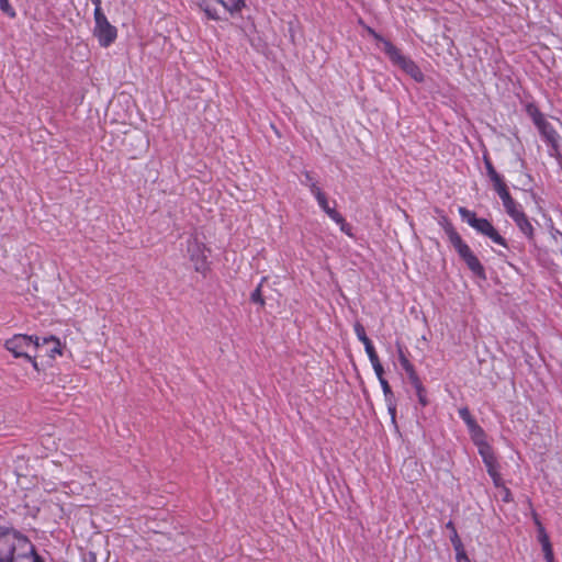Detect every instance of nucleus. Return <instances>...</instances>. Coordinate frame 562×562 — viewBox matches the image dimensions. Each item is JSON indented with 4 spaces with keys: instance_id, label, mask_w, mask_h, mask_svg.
I'll list each match as a JSON object with an SVG mask.
<instances>
[{
    "instance_id": "1",
    "label": "nucleus",
    "mask_w": 562,
    "mask_h": 562,
    "mask_svg": "<svg viewBox=\"0 0 562 562\" xmlns=\"http://www.w3.org/2000/svg\"><path fill=\"white\" fill-rule=\"evenodd\" d=\"M439 224L445 231L449 243L452 245L468 269L473 273L474 277L485 281L487 276L484 266L481 263L477 256L472 251L470 246L462 239L461 235L457 232L451 221L447 216H441Z\"/></svg>"
},
{
    "instance_id": "2",
    "label": "nucleus",
    "mask_w": 562,
    "mask_h": 562,
    "mask_svg": "<svg viewBox=\"0 0 562 562\" xmlns=\"http://www.w3.org/2000/svg\"><path fill=\"white\" fill-rule=\"evenodd\" d=\"M21 550L32 552L30 539L13 527L0 525V562H15Z\"/></svg>"
},
{
    "instance_id": "3",
    "label": "nucleus",
    "mask_w": 562,
    "mask_h": 562,
    "mask_svg": "<svg viewBox=\"0 0 562 562\" xmlns=\"http://www.w3.org/2000/svg\"><path fill=\"white\" fill-rule=\"evenodd\" d=\"M458 212L462 221L472 227L477 234H481L490 238L494 244L508 249L506 239L498 233L492 222H490L487 218L477 217L474 211H471L464 206H460Z\"/></svg>"
},
{
    "instance_id": "4",
    "label": "nucleus",
    "mask_w": 562,
    "mask_h": 562,
    "mask_svg": "<svg viewBox=\"0 0 562 562\" xmlns=\"http://www.w3.org/2000/svg\"><path fill=\"white\" fill-rule=\"evenodd\" d=\"M385 55L394 66L402 69L416 82H423L425 80V76L417 64L409 57L403 55L392 43H385Z\"/></svg>"
},
{
    "instance_id": "5",
    "label": "nucleus",
    "mask_w": 562,
    "mask_h": 562,
    "mask_svg": "<svg viewBox=\"0 0 562 562\" xmlns=\"http://www.w3.org/2000/svg\"><path fill=\"white\" fill-rule=\"evenodd\" d=\"M36 336L27 335H14L12 338L5 341V348L12 352L15 358H25L30 361L35 370H38L35 357H32L29 352L30 348L34 349V338Z\"/></svg>"
},
{
    "instance_id": "6",
    "label": "nucleus",
    "mask_w": 562,
    "mask_h": 562,
    "mask_svg": "<svg viewBox=\"0 0 562 562\" xmlns=\"http://www.w3.org/2000/svg\"><path fill=\"white\" fill-rule=\"evenodd\" d=\"M93 35L98 38L101 47H109L117 37V30L112 25L105 14L94 16Z\"/></svg>"
},
{
    "instance_id": "7",
    "label": "nucleus",
    "mask_w": 562,
    "mask_h": 562,
    "mask_svg": "<svg viewBox=\"0 0 562 562\" xmlns=\"http://www.w3.org/2000/svg\"><path fill=\"white\" fill-rule=\"evenodd\" d=\"M187 251L190 260L193 262L194 270L205 274L209 270L205 245L196 237L192 236L187 241Z\"/></svg>"
},
{
    "instance_id": "8",
    "label": "nucleus",
    "mask_w": 562,
    "mask_h": 562,
    "mask_svg": "<svg viewBox=\"0 0 562 562\" xmlns=\"http://www.w3.org/2000/svg\"><path fill=\"white\" fill-rule=\"evenodd\" d=\"M537 128L543 140L550 147L549 155L555 158L561 157L559 145L560 136L553 126L547 121V119H544L539 124H537Z\"/></svg>"
},
{
    "instance_id": "9",
    "label": "nucleus",
    "mask_w": 562,
    "mask_h": 562,
    "mask_svg": "<svg viewBox=\"0 0 562 562\" xmlns=\"http://www.w3.org/2000/svg\"><path fill=\"white\" fill-rule=\"evenodd\" d=\"M34 349L40 353H45L49 358L54 359L56 355H61V344L55 336L34 338Z\"/></svg>"
},
{
    "instance_id": "10",
    "label": "nucleus",
    "mask_w": 562,
    "mask_h": 562,
    "mask_svg": "<svg viewBox=\"0 0 562 562\" xmlns=\"http://www.w3.org/2000/svg\"><path fill=\"white\" fill-rule=\"evenodd\" d=\"M479 453L486 467L487 473L491 474L496 470H499L497 458L493 451V448L485 441H476Z\"/></svg>"
},
{
    "instance_id": "11",
    "label": "nucleus",
    "mask_w": 562,
    "mask_h": 562,
    "mask_svg": "<svg viewBox=\"0 0 562 562\" xmlns=\"http://www.w3.org/2000/svg\"><path fill=\"white\" fill-rule=\"evenodd\" d=\"M516 215L517 216L513 218L514 223L516 224L520 233L526 237V239L530 244L536 245V233L535 227L531 224V221L524 211Z\"/></svg>"
},
{
    "instance_id": "12",
    "label": "nucleus",
    "mask_w": 562,
    "mask_h": 562,
    "mask_svg": "<svg viewBox=\"0 0 562 562\" xmlns=\"http://www.w3.org/2000/svg\"><path fill=\"white\" fill-rule=\"evenodd\" d=\"M459 416L467 424L470 431H473L474 429H479L480 435L481 436L483 435V429L481 428V426H479V424L476 423L474 417L471 415L468 407L460 408Z\"/></svg>"
},
{
    "instance_id": "13",
    "label": "nucleus",
    "mask_w": 562,
    "mask_h": 562,
    "mask_svg": "<svg viewBox=\"0 0 562 562\" xmlns=\"http://www.w3.org/2000/svg\"><path fill=\"white\" fill-rule=\"evenodd\" d=\"M310 191L311 193L315 196V199L317 200V203L319 205V207L326 213L328 210H330L331 207L329 206L328 204V200H327V196L325 195V193L317 187V183H312L310 186Z\"/></svg>"
},
{
    "instance_id": "14",
    "label": "nucleus",
    "mask_w": 562,
    "mask_h": 562,
    "mask_svg": "<svg viewBox=\"0 0 562 562\" xmlns=\"http://www.w3.org/2000/svg\"><path fill=\"white\" fill-rule=\"evenodd\" d=\"M446 528H447V529H449V530H453V537H450V541H451L452 547H453V549H454V551H456V554H457L458 552H463V551H465V550H464V547H463V543H462V541H461V539H460V537H459V535H458V531H457V528H456V526H454L453 521H452V520H449V521L446 524Z\"/></svg>"
},
{
    "instance_id": "15",
    "label": "nucleus",
    "mask_w": 562,
    "mask_h": 562,
    "mask_svg": "<svg viewBox=\"0 0 562 562\" xmlns=\"http://www.w3.org/2000/svg\"><path fill=\"white\" fill-rule=\"evenodd\" d=\"M526 112L531 117L533 124L537 126L541 121H543L546 117L543 113L539 110V108L533 103H528L526 105Z\"/></svg>"
},
{
    "instance_id": "16",
    "label": "nucleus",
    "mask_w": 562,
    "mask_h": 562,
    "mask_svg": "<svg viewBox=\"0 0 562 562\" xmlns=\"http://www.w3.org/2000/svg\"><path fill=\"white\" fill-rule=\"evenodd\" d=\"M266 281H267V277H263L261 279L260 283L258 284V286L250 294V301L255 304L260 305L261 307H263L266 304L263 295H262V291H261L262 284Z\"/></svg>"
},
{
    "instance_id": "17",
    "label": "nucleus",
    "mask_w": 562,
    "mask_h": 562,
    "mask_svg": "<svg viewBox=\"0 0 562 562\" xmlns=\"http://www.w3.org/2000/svg\"><path fill=\"white\" fill-rule=\"evenodd\" d=\"M196 4L205 13V15L209 20H214V21L220 20L217 11L210 7L207 0H198Z\"/></svg>"
},
{
    "instance_id": "18",
    "label": "nucleus",
    "mask_w": 562,
    "mask_h": 562,
    "mask_svg": "<svg viewBox=\"0 0 562 562\" xmlns=\"http://www.w3.org/2000/svg\"><path fill=\"white\" fill-rule=\"evenodd\" d=\"M229 12H238L245 5L244 0H217Z\"/></svg>"
},
{
    "instance_id": "19",
    "label": "nucleus",
    "mask_w": 562,
    "mask_h": 562,
    "mask_svg": "<svg viewBox=\"0 0 562 562\" xmlns=\"http://www.w3.org/2000/svg\"><path fill=\"white\" fill-rule=\"evenodd\" d=\"M503 205H504V209H505L506 213L509 215V217L512 220L517 216L516 214H519V213H521L524 211L521 209V206L514 199L510 200L509 202H506Z\"/></svg>"
},
{
    "instance_id": "20",
    "label": "nucleus",
    "mask_w": 562,
    "mask_h": 562,
    "mask_svg": "<svg viewBox=\"0 0 562 562\" xmlns=\"http://www.w3.org/2000/svg\"><path fill=\"white\" fill-rule=\"evenodd\" d=\"M31 551L32 552H29V550H26V552H20L18 553V559H29V558H32V562H45L44 559L37 554L36 550H35V547L33 546V543L31 542Z\"/></svg>"
},
{
    "instance_id": "21",
    "label": "nucleus",
    "mask_w": 562,
    "mask_h": 562,
    "mask_svg": "<svg viewBox=\"0 0 562 562\" xmlns=\"http://www.w3.org/2000/svg\"><path fill=\"white\" fill-rule=\"evenodd\" d=\"M403 369L406 372L408 380L413 386L422 383L412 363H408L407 366L403 367Z\"/></svg>"
},
{
    "instance_id": "22",
    "label": "nucleus",
    "mask_w": 562,
    "mask_h": 562,
    "mask_svg": "<svg viewBox=\"0 0 562 562\" xmlns=\"http://www.w3.org/2000/svg\"><path fill=\"white\" fill-rule=\"evenodd\" d=\"M403 369L406 372L408 380L413 386L422 383L412 363H408L407 366L403 367Z\"/></svg>"
},
{
    "instance_id": "23",
    "label": "nucleus",
    "mask_w": 562,
    "mask_h": 562,
    "mask_svg": "<svg viewBox=\"0 0 562 562\" xmlns=\"http://www.w3.org/2000/svg\"><path fill=\"white\" fill-rule=\"evenodd\" d=\"M483 161H484V165H485V169H486V173H487V177L491 179L499 176V173L496 171V169L494 168L490 157L487 154H484L483 155Z\"/></svg>"
},
{
    "instance_id": "24",
    "label": "nucleus",
    "mask_w": 562,
    "mask_h": 562,
    "mask_svg": "<svg viewBox=\"0 0 562 562\" xmlns=\"http://www.w3.org/2000/svg\"><path fill=\"white\" fill-rule=\"evenodd\" d=\"M416 391V395L418 397V402L422 406H426L428 404V400L426 396V389L424 387L423 383H419L417 385L413 386Z\"/></svg>"
},
{
    "instance_id": "25",
    "label": "nucleus",
    "mask_w": 562,
    "mask_h": 562,
    "mask_svg": "<svg viewBox=\"0 0 562 562\" xmlns=\"http://www.w3.org/2000/svg\"><path fill=\"white\" fill-rule=\"evenodd\" d=\"M0 10L9 18H15L16 12L9 3V0H0Z\"/></svg>"
},
{
    "instance_id": "26",
    "label": "nucleus",
    "mask_w": 562,
    "mask_h": 562,
    "mask_svg": "<svg viewBox=\"0 0 562 562\" xmlns=\"http://www.w3.org/2000/svg\"><path fill=\"white\" fill-rule=\"evenodd\" d=\"M538 540L542 548H544V546H547V547L552 546L550 542L549 536L543 526H540V528L538 530Z\"/></svg>"
},
{
    "instance_id": "27",
    "label": "nucleus",
    "mask_w": 562,
    "mask_h": 562,
    "mask_svg": "<svg viewBox=\"0 0 562 562\" xmlns=\"http://www.w3.org/2000/svg\"><path fill=\"white\" fill-rule=\"evenodd\" d=\"M396 349H397V355H398V361L403 367L407 366L408 363H411V361L408 360V358L406 357L405 352H404V347L401 342L396 341Z\"/></svg>"
},
{
    "instance_id": "28",
    "label": "nucleus",
    "mask_w": 562,
    "mask_h": 562,
    "mask_svg": "<svg viewBox=\"0 0 562 562\" xmlns=\"http://www.w3.org/2000/svg\"><path fill=\"white\" fill-rule=\"evenodd\" d=\"M368 33L378 42L383 44V52L385 53V43H391L389 40L384 38L381 34L375 32L372 27H367Z\"/></svg>"
},
{
    "instance_id": "29",
    "label": "nucleus",
    "mask_w": 562,
    "mask_h": 562,
    "mask_svg": "<svg viewBox=\"0 0 562 562\" xmlns=\"http://www.w3.org/2000/svg\"><path fill=\"white\" fill-rule=\"evenodd\" d=\"M488 475L492 477L495 487L502 488L503 486H505L499 470H496Z\"/></svg>"
},
{
    "instance_id": "30",
    "label": "nucleus",
    "mask_w": 562,
    "mask_h": 562,
    "mask_svg": "<svg viewBox=\"0 0 562 562\" xmlns=\"http://www.w3.org/2000/svg\"><path fill=\"white\" fill-rule=\"evenodd\" d=\"M353 330H355V334L357 336V338L359 340L363 339L364 337H367V334H366V329H364V326L357 322L355 325H353Z\"/></svg>"
},
{
    "instance_id": "31",
    "label": "nucleus",
    "mask_w": 562,
    "mask_h": 562,
    "mask_svg": "<svg viewBox=\"0 0 562 562\" xmlns=\"http://www.w3.org/2000/svg\"><path fill=\"white\" fill-rule=\"evenodd\" d=\"M491 181H492L493 188L496 192L506 187V183L501 175L491 179Z\"/></svg>"
},
{
    "instance_id": "32",
    "label": "nucleus",
    "mask_w": 562,
    "mask_h": 562,
    "mask_svg": "<svg viewBox=\"0 0 562 562\" xmlns=\"http://www.w3.org/2000/svg\"><path fill=\"white\" fill-rule=\"evenodd\" d=\"M364 350H366V352H367V355H368L369 360H370V362H371V363H374V362L380 361V359H379V357H378V353H376V351H375V349H374V346L369 347V348H367V349H364Z\"/></svg>"
},
{
    "instance_id": "33",
    "label": "nucleus",
    "mask_w": 562,
    "mask_h": 562,
    "mask_svg": "<svg viewBox=\"0 0 562 562\" xmlns=\"http://www.w3.org/2000/svg\"><path fill=\"white\" fill-rule=\"evenodd\" d=\"M371 364L373 367V370H374V372L376 374L378 380L384 379V376H383L384 375V369H383L381 362L378 361V362H374V363H371Z\"/></svg>"
},
{
    "instance_id": "34",
    "label": "nucleus",
    "mask_w": 562,
    "mask_h": 562,
    "mask_svg": "<svg viewBox=\"0 0 562 562\" xmlns=\"http://www.w3.org/2000/svg\"><path fill=\"white\" fill-rule=\"evenodd\" d=\"M542 551H543L546 562H551L552 560H554V553H553L552 546H550V547L544 546V548H542Z\"/></svg>"
},
{
    "instance_id": "35",
    "label": "nucleus",
    "mask_w": 562,
    "mask_h": 562,
    "mask_svg": "<svg viewBox=\"0 0 562 562\" xmlns=\"http://www.w3.org/2000/svg\"><path fill=\"white\" fill-rule=\"evenodd\" d=\"M502 493H503L502 501L504 503H510V502L514 501L513 494H512V492H510V490L508 487L503 486L502 487Z\"/></svg>"
},
{
    "instance_id": "36",
    "label": "nucleus",
    "mask_w": 562,
    "mask_h": 562,
    "mask_svg": "<svg viewBox=\"0 0 562 562\" xmlns=\"http://www.w3.org/2000/svg\"><path fill=\"white\" fill-rule=\"evenodd\" d=\"M303 176H304V180H302L303 186H306L310 188V186L312 183H316V181L314 180V178L312 177V173L310 171H304Z\"/></svg>"
},
{
    "instance_id": "37",
    "label": "nucleus",
    "mask_w": 562,
    "mask_h": 562,
    "mask_svg": "<svg viewBox=\"0 0 562 562\" xmlns=\"http://www.w3.org/2000/svg\"><path fill=\"white\" fill-rule=\"evenodd\" d=\"M91 2L94 4V12L93 16L103 14L102 8H101V0H91Z\"/></svg>"
},
{
    "instance_id": "38",
    "label": "nucleus",
    "mask_w": 562,
    "mask_h": 562,
    "mask_svg": "<svg viewBox=\"0 0 562 562\" xmlns=\"http://www.w3.org/2000/svg\"><path fill=\"white\" fill-rule=\"evenodd\" d=\"M387 412L391 415L392 422L396 423V403L387 405Z\"/></svg>"
},
{
    "instance_id": "39",
    "label": "nucleus",
    "mask_w": 562,
    "mask_h": 562,
    "mask_svg": "<svg viewBox=\"0 0 562 562\" xmlns=\"http://www.w3.org/2000/svg\"><path fill=\"white\" fill-rule=\"evenodd\" d=\"M384 398L386 402V405L395 404V396L393 391H390V393H384Z\"/></svg>"
},
{
    "instance_id": "40",
    "label": "nucleus",
    "mask_w": 562,
    "mask_h": 562,
    "mask_svg": "<svg viewBox=\"0 0 562 562\" xmlns=\"http://www.w3.org/2000/svg\"><path fill=\"white\" fill-rule=\"evenodd\" d=\"M379 382H380L381 387L383 390V394L384 393H390V391H392L389 382L385 379L379 380Z\"/></svg>"
},
{
    "instance_id": "41",
    "label": "nucleus",
    "mask_w": 562,
    "mask_h": 562,
    "mask_svg": "<svg viewBox=\"0 0 562 562\" xmlns=\"http://www.w3.org/2000/svg\"><path fill=\"white\" fill-rule=\"evenodd\" d=\"M331 220H333L336 224H338V225H339V224H345V218H344V216H342L339 212H337V213H336V215H335V216H333V218H331Z\"/></svg>"
},
{
    "instance_id": "42",
    "label": "nucleus",
    "mask_w": 562,
    "mask_h": 562,
    "mask_svg": "<svg viewBox=\"0 0 562 562\" xmlns=\"http://www.w3.org/2000/svg\"><path fill=\"white\" fill-rule=\"evenodd\" d=\"M341 232L346 233L347 235L351 236V227L350 225L345 221V224H339Z\"/></svg>"
},
{
    "instance_id": "43",
    "label": "nucleus",
    "mask_w": 562,
    "mask_h": 562,
    "mask_svg": "<svg viewBox=\"0 0 562 562\" xmlns=\"http://www.w3.org/2000/svg\"><path fill=\"white\" fill-rule=\"evenodd\" d=\"M85 562H97V555L94 552H89L86 557H85Z\"/></svg>"
},
{
    "instance_id": "44",
    "label": "nucleus",
    "mask_w": 562,
    "mask_h": 562,
    "mask_svg": "<svg viewBox=\"0 0 562 562\" xmlns=\"http://www.w3.org/2000/svg\"><path fill=\"white\" fill-rule=\"evenodd\" d=\"M467 559H469V557H468V554H467V552H465V551H463V552H458V553L456 554V560H457V562L462 561V560H467Z\"/></svg>"
},
{
    "instance_id": "45",
    "label": "nucleus",
    "mask_w": 562,
    "mask_h": 562,
    "mask_svg": "<svg viewBox=\"0 0 562 562\" xmlns=\"http://www.w3.org/2000/svg\"><path fill=\"white\" fill-rule=\"evenodd\" d=\"M360 341L363 344L364 349L373 346L371 339L368 336L361 339Z\"/></svg>"
},
{
    "instance_id": "46",
    "label": "nucleus",
    "mask_w": 562,
    "mask_h": 562,
    "mask_svg": "<svg viewBox=\"0 0 562 562\" xmlns=\"http://www.w3.org/2000/svg\"><path fill=\"white\" fill-rule=\"evenodd\" d=\"M532 517H533V521H535V524H536V526H537V528H538V529L540 528V526H543V525L541 524V521H540V519H539V517H538V514H537L536 512H532Z\"/></svg>"
},
{
    "instance_id": "47",
    "label": "nucleus",
    "mask_w": 562,
    "mask_h": 562,
    "mask_svg": "<svg viewBox=\"0 0 562 562\" xmlns=\"http://www.w3.org/2000/svg\"><path fill=\"white\" fill-rule=\"evenodd\" d=\"M501 200H502L503 204H505L506 202H509L510 200H513L509 191L507 193H505L504 195H502Z\"/></svg>"
},
{
    "instance_id": "48",
    "label": "nucleus",
    "mask_w": 562,
    "mask_h": 562,
    "mask_svg": "<svg viewBox=\"0 0 562 562\" xmlns=\"http://www.w3.org/2000/svg\"><path fill=\"white\" fill-rule=\"evenodd\" d=\"M336 213H337V211H336L335 209H333V207L326 212V214H327L330 218H333V216H335V215H336Z\"/></svg>"
},
{
    "instance_id": "49",
    "label": "nucleus",
    "mask_w": 562,
    "mask_h": 562,
    "mask_svg": "<svg viewBox=\"0 0 562 562\" xmlns=\"http://www.w3.org/2000/svg\"><path fill=\"white\" fill-rule=\"evenodd\" d=\"M507 192H508V188H507V186H506V187H505V188H503L502 190L497 191V194H498V195H499V198H501L502 195H504V194H505V193H507Z\"/></svg>"
},
{
    "instance_id": "50",
    "label": "nucleus",
    "mask_w": 562,
    "mask_h": 562,
    "mask_svg": "<svg viewBox=\"0 0 562 562\" xmlns=\"http://www.w3.org/2000/svg\"><path fill=\"white\" fill-rule=\"evenodd\" d=\"M473 435H480V430L479 429H474L473 431H471Z\"/></svg>"
},
{
    "instance_id": "51",
    "label": "nucleus",
    "mask_w": 562,
    "mask_h": 562,
    "mask_svg": "<svg viewBox=\"0 0 562 562\" xmlns=\"http://www.w3.org/2000/svg\"><path fill=\"white\" fill-rule=\"evenodd\" d=\"M555 235H562V233L559 229H555Z\"/></svg>"
},
{
    "instance_id": "52",
    "label": "nucleus",
    "mask_w": 562,
    "mask_h": 562,
    "mask_svg": "<svg viewBox=\"0 0 562 562\" xmlns=\"http://www.w3.org/2000/svg\"><path fill=\"white\" fill-rule=\"evenodd\" d=\"M551 562H554V560H552Z\"/></svg>"
}]
</instances>
